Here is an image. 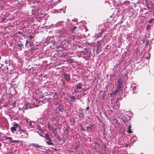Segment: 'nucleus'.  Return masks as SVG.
Returning <instances> with one entry per match:
<instances>
[{
  "label": "nucleus",
  "mask_w": 154,
  "mask_h": 154,
  "mask_svg": "<svg viewBox=\"0 0 154 154\" xmlns=\"http://www.w3.org/2000/svg\"><path fill=\"white\" fill-rule=\"evenodd\" d=\"M52 148L54 150H55V149H54V148Z\"/></svg>",
  "instance_id": "45"
},
{
  "label": "nucleus",
  "mask_w": 154,
  "mask_h": 154,
  "mask_svg": "<svg viewBox=\"0 0 154 154\" xmlns=\"http://www.w3.org/2000/svg\"><path fill=\"white\" fill-rule=\"evenodd\" d=\"M150 26H151L150 25H149V24L147 25L146 26V29L147 30L149 29H150Z\"/></svg>",
  "instance_id": "20"
},
{
  "label": "nucleus",
  "mask_w": 154,
  "mask_h": 154,
  "mask_svg": "<svg viewBox=\"0 0 154 154\" xmlns=\"http://www.w3.org/2000/svg\"><path fill=\"white\" fill-rule=\"evenodd\" d=\"M29 38L30 39L32 40V38H34V37L31 35H29Z\"/></svg>",
  "instance_id": "24"
},
{
  "label": "nucleus",
  "mask_w": 154,
  "mask_h": 154,
  "mask_svg": "<svg viewBox=\"0 0 154 154\" xmlns=\"http://www.w3.org/2000/svg\"><path fill=\"white\" fill-rule=\"evenodd\" d=\"M132 89L133 90V93H136L138 91L137 89V86H132Z\"/></svg>",
  "instance_id": "10"
},
{
  "label": "nucleus",
  "mask_w": 154,
  "mask_h": 154,
  "mask_svg": "<svg viewBox=\"0 0 154 154\" xmlns=\"http://www.w3.org/2000/svg\"><path fill=\"white\" fill-rule=\"evenodd\" d=\"M127 146V145H126V146Z\"/></svg>",
  "instance_id": "51"
},
{
  "label": "nucleus",
  "mask_w": 154,
  "mask_h": 154,
  "mask_svg": "<svg viewBox=\"0 0 154 154\" xmlns=\"http://www.w3.org/2000/svg\"><path fill=\"white\" fill-rule=\"evenodd\" d=\"M29 105L28 104H26V107L25 108V109H28V108H29V107H28V105Z\"/></svg>",
  "instance_id": "26"
},
{
  "label": "nucleus",
  "mask_w": 154,
  "mask_h": 154,
  "mask_svg": "<svg viewBox=\"0 0 154 154\" xmlns=\"http://www.w3.org/2000/svg\"><path fill=\"white\" fill-rule=\"evenodd\" d=\"M38 129L39 131H40L42 133H44V130L42 128L41 126H38Z\"/></svg>",
  "instance_id": "16"
},
{
  "label": "nucleus",
  "mask_w": 154,
  "mask_h": 154,
  "mask_svg": "<svg viewBox=\"0 0 154 154\" xmlns=\"http://www.w3.org/2000/svg\"><path fill=\"white\" fill-rule=\"evenodd\" d=\"M78 145L76 146L75 148H74L75 149H76V150H77L78 149Z\"/></svg>",
  "instance_id": "29"
},
{
  "label": "nucleus",
  "mask_w": 154,
  "mask_h": 154,
  "mask_svg": "<svg viewBox=\"0 0 154 154\" xmlns=\"http://www.w3.org/2000/svg\"><path fill=\"white\" fill-rule=\"evenodd\" d=\"M149 57H146V59H149Z\"/></svg>",
  "instance_id": "40"
},
{
  "label": "nucleus",
  "mask_w": 154,
  "mask_h": 154,
  "mask_svg": "<svg viewBox=\"0 0 154 154\" xmlns=\"http://www.w3.org/2000/svg\"><path fill=\"white\" fill-rule=\"evenodd\" d=\"M103 147H104V149L105 150L106 149V145L105 144H104L103 145Z\"/></svg>",
  "instance_id": "31"
},
{
  "label": "nucleus",
  "mask_w": 154,
  "mask_h": 154,
  "mask_svg": "<svg viewBox=\"0 0 154 154\" xmlns=\"http://www.w3.org/2000/svg\"><path fill=\"white\" fill-rule=\"evenodd\" d=\"M69 97L71 99V101H75L74 100L76 99V98L74 96H69Z\"/></svg>",
  "instance_id": "17"
},
{
  "label": "nucleus",
  "mask_w": 154,
  "mask_h": 154,
  "mask_svg": "<svg viewBox=\"0 0 154 154\" xmlns=\"http://www.w3.org/2000/svg\"><path fill=\"white\" fill-rule=\"evenodd\" d=\"M131 125H130L128 128V133H131L133 132L131 130Z\"/></svg>",
  "instance_id": "12"
},
{
  "label": "nucleus",
  "mask_w": 154,
  "mask_h": 154,
  "mask_svg": "<svg viewBox=\"0 0 154 154\" xmlns=\"http://www.w3.org/2000/svg\"><path fill=\"white\" fill-rule=\"evenodd\" d=\"M2 65H2L1 66H0V69H1V67Z\"/></svg>",
  "instance_id": "43"
},
{
  "label": "nucleus",
  "mask_w": 154,
  "mask_h": 154,
  "mask_svg": "<svg viewBox=\"0 0 154 154\" xmlns=\"http://www.w3.org/2000/svg\"><path fill=\"white\" fill-rule=\"evenodd\" d=\"M17 46L20 47H22L23 45L22 44H19L17 45Z\"/></svg>",
  "instance_id": "21"
},
{
  "label": "nucleus",
  "mask_w": 154,
  "mask_h": 154,
  "mask_svg": "<svg viewBox=\"0 0 154 154\" xmlns=\"http://www.w3.org/2000/svg\"><path fill=\"white\" fill-rule=\"evenodd\" d=\"M5 15H7V14H5V15H4V16H5Z\"/></svg>",
  "instance_id": "49"
},
{
  "label": "nucleus",
  "mask_w": 154,
  "mask_h": 154,
  "mask_svg": "<svg viewBox=\"0 0 154 154\" xmlns=\"http://www.w3.org/2000/svg\"><path fill=\"white\" fill-rule=\"evenodd\" d=\"M20 126L19 124L16 123H15L14 126L11 127V132L12 133H14V131H16L17 130V129L18 128V129H19V127Z\"/></svg>",
  "instance_id": "3"
},
{
  "label": "nucleus",
  "mask_w": 154,
  "mask_h": 154,
  "mask_svg": "<svg viewBox=\"0 0 154 154\" xmlns=\"http://www.w3.org/2000/svg\"><path fill=\"white\" fill-rule=\"evenodd\" d=\"M5 15H7V14H5V15H4V16H5Z\"/></svg>",
  "instance_id": "48"
},
{
  "label": "nucleus",
  "mask_w": 154,
  "mask_h": 154,
  "mask_svg": "<svg viewBox=\"0 0 154 154\" xmlns=\"http://www.w3.org/2000/svg\"><path fill=\"white\" fill-rule=\"evenodd\" d=\"M76 86V87L77 89H80L82 88V85L81 83H79Z\"/></svg>",
  "instance_id": "11"
},
{
  "label": "nucleus",
  "mask_w": 154,
  "mask_h": 154,
  "mask_svg": "<svg viewBox=\"0 0 154 154\" xmlns=\"http://www.w3.org/2000/svg\"><path fill=\"white\" fill-rule=\"evenodd\" d=\"M87 130H88V127H87Z\"/></svg>",
  "instance_id": "44"
},
{
  "label": "nucleus",
  "mask_w": 154,
  "mask_h": 154,
  "mask_svg": "<svg viewBox=\"0 0 154 154\" xmlns=\"http://www.w3.org/2000/svg\"><path fill=\"white\" fill-rule=\"evenodd\" d=\"M46 143L48 145H54V143L52 142V140L51 141H46Z\"/></svg>",
  "instance_id": "15"
},
{
  "label": "nucleus",
  "mask_w": 154,
  "mask_h": 154,
  "mask_svg": "<svg viewBox=\"0 0 154 154\" xmlns=\"http://www.w3.org/2000/svg\"><path fill=\"white\" fill-rule=\"evenodd\" d=\"M41 136L42 137H45L47 140H48V141H51L52 140L51 139V138L49 137V135L47 134H46L45 136L43 135H41Z\"/></svg>",
  "instance_id": "7"
},
{
  "label": "nucleus",
  "mask_w": 154,
  "mask_h": 154,
  "mask_svg": "<svg viewBox=\"0 0 154 154\" xmlns=\"http://www.w3.org/2000/svg\"><path fill=\"white\" fill-rule=\"evenodd\" d=\"M4 137L5 138V140H6L10 139V140H9V141H10L11 143H16V142H18V141L16 140H13L12 139V138L11 137Z\"/></svg>",
  "instance_id": "5"
},
{
  "label": "nucleus",
  "mask_w": 154,
  "mask_h": 154,
  "mask_svg": "<svg viewBox=\"0 0 154 154\" xmlns=\"http://www.w3.org/2000/svg\"><path fill=\"white\" fill-rule=\"evenodd\" d=\"M7 154H12V153L11 152H8Z\"/></svg>",
  "instance_id": "39"
},
{
  "label": "nucleus",
  "mask_w": 154,
  "mask_h": 154,
  "mask_svg": "<svg viewBox=\"0 0 154 154\" xmlns=\"http://www.w3.org/2000/svg\"><path fill=\"white\" fill-rule=\"evenodd\" d=\"M74 91L75 92V93H77L78 92V91H77L76 90H74Z\"/></svg>",
  "instance_id": "34"
},
{
  "label": "nucleus",
  "mask_w": 154,
  "mask_h": 154,
  "mask_svg": "<svg viewBox=\"0 0 154 154\" xmlns=\"http://www.w3.org/2000/svg\"><path fill=\"white\" fill-rule=\"evenodd\" d=\"M17 33L18 34H19L21 35H22V34H23V33L22 32H21V31H18L17 32Z\"/></svg>",
  "instance_id": "25"
},
{
  "label": "nucleus",
  "mask_w": 154,
  "mask_h": 154,
  "mask_svg": "<svg viewBox=\"0 0 154 154\" xmlns=\"http://www.w3.org/2000/svg\"><path fill=\"white\" fill-rule=\"evenodd\" d=\"M64 78L65 80L67 82L69 81L70 79V75L69 74H63Z\"/></svg>",
  "instance_id": "4"
},
{
  "label": "nucleus",
  "mask_w": 154,
  "mask_h": 154,
  "mask_svg": "<svg viewBox=\"0 0 154 154\" xmlns=\"http://www.w3.org/2000/svg\"><path fill=\"white\" fill-rule=\"evenodd\" d=\"M148 9H149V7L148 6Z\"/></svg>",
  "instance_id": "46"
},
{
  "label": "nucleus",
  "mask_w": 154,
  "mask_h": 154,
  "mask_svg": "<svg viewBox=\"0 0 154 154\" xmlns=\"http://www.w3.org/2000/svg\"><path fill=\"white\" fill-rule=\"evenodd\" d=\"M18 131L20 132L19 134L20 136L21 137H24L27 132L26 130L22 129L20 126L19 127Z\"/></svg>",
  "instance_id": "2"
},
{
  "label": "nucleus",
  "mask_w": 154,
  "mask_h": 154,
  "mask_svg": "<svg viewBox=\"0 0 154 154\" xmlns=\"http://www.w3.org/2000/svg\"><path fill=\"white\" fill-rule=\"evenodd\" d=\"M6 68L7 70H8V67H6Z\"/></svg>",
  "instance_id": "38"
},
{
  "label": "nucleus",
  "mask_w": 154,
  "mask_h": 154,
  "mask_svg": "<svg viewBox=\"0 0 154 154\" xmlns=\"http://www.w3.org/2000/svg\"><path fill=\"white\" fill-rule=\"evenodd\" d=\"M154 20V19L153 18H151L149 20V23H151Z\"/></svg>",
  "instance_id": "19"
},
{
  "label": "nucleus",
  "mask_w": 154,
  "mask_h": 154,
  "mask_svg": "<svg viewBox=\"0 0 154 154\" xmlns=\"http://www.w3.org/2000/svg\"><path fill=\"white\" fill-rule=\"evenodd\" d=\"M127 75H125V76H127Z\"/></svg>",
  "instance_id": "47"
},
{
  "label": "nucleus",
  "mask_w": 154,
  "mask_h": 154,
  "mask_svg": "<svg viewBox=\"0 0 154 154\" xmlns=\"http://www.w3.org/2000/svg\"><path fill=\"white\" fill-rule=\"evenodd\" d=\"M5 15H7V14H5V15H4V16H5Z\"/></svg>",
  "instance_id": "50"
},
{
  "label": "nucleus",
  "mask_w": 154,
  "mask_h": 154,
  "mask_svg": "<svg viewBox=\"0 0 154 154\" xmlns=\"http://www.w3.org/2000/svg\"><path fill=\"white\" fill-rule=\"evenodd\" d=\"M75 34H74V35H72V37H71V39L72 40H74V39H75Z\"/></svg>",
  "instance_id": "23"
},
{
  "label": "nucleus",
  "mask_w": 154,
  "mask_h": 154,
  "mask_svg": "<svg viewBox=\"0 0 154 154\" xmlns=\"http://www.w3.org/2000/svg\"><path fill=\"white\" fill-rule=\"evenodd\" d=\"M74 91L75 92V93H77L78 92V91H77L76 90H74Z\"/></svg>",
  "instance_id": "33"
},
{
  "label": "nucleus",
  "mask_w": 154,
  "mask_h": 154,
  "mask_svg": "<svg viewBox=\"0 0 154 154\" xmlns=\"http://www.w3.org/2000/svg\"><path fill=\"white\" fill-rule=\"evenodd\" d=\"M81 130L83 131H85V129H84L82 127V125H81Z\"/></svg>",
  "instance_id": "28"
},
{
  "label": "nucleus",
  "mask_w": 154,
  "mask_h": 154,
  "mask_svg": "<svg viewBox=\"0 0 154 154\" xmlns=\"http://www.w3.org/2000/svg\"><path fill=\"white\" fill-rule=\"evenodd\" d=\"M123 86L122 85V81L121 78H119L118 80L116 89L120 91L123 88Z\"/></svg>",
  "instance_id": "1"
},
{
  "label": "nucleus",
  "mask_w": 154,
  "mask_h": 154,
  "mask_svg": "<svg viewBox=\"0 0 154 154\" xmlns=\"http://www.w3.org/2000/svg\"><path fill=\"white\" fill-rule=\"evenodd\" d=\"M2 146V144L1 143H0V147Z\"/></svg>",
  "instance_id": "42"
},
{
  "label": "nucleus",
  "mask_w": 154,
  "mask_h": 154,
  "mask_svg": "<svg viewBox=\"0 0 154 154\" xmlns=\"http://www.w3.org/2000/svg\"><path fill=\"white\" fill-rule=\"evenodd\" d=\"M77 27L76 26H74L71 29V32L72 33H74V30H75L77 29Z\"/></svg>",
  "instance_id": "14"
},
{
  "label": "nucleus",
  "mask_w": 154,
  "mask_h": 154,
  "mask_svg": "<svg viewBox=\"0 0 154 154\" xmlns=\"http://www.w3.org/2000/svg\"><path fill=\"white\" fill-rule=\"evenodd\" d=\"M104 32V30L103 29H102L100 32H99V34L98 35H97V38H99V37H101L102 34Z\"/></svg>",
  "instance_id": "13"
},
{
  "label": "nucleus",
  "mask_w": 154,
  "mask_h": 154,
  "mask_svg": "<svg viewBox=\"0 0 154 154\" xmlns=\"http://www.w3.org/2000/svg\"><path fill=\"white\" fill-rule=\"evenodd\" d=\"M26 134L27 135H28V133H27V132H26Z\"/></svg>",
  "instance_id": "41"
},
{
  "label": "nucleus",
  "mask_w": 154,
  "mask_h": 154,
  "mask_svg": "<svg viewBox=\"0 0 154 154\" xmlns=\"http://www.w3.org/2000/svg\"><path fill=\"white\" fill-rule=\"evenodd\" d=\"M29 145L30 146H34L36 148H39V147H42V146L39 145L37 143H32L30 144H29Z\"/></svg>",
  "instance_id": "8"
},
{
  "label": "nucleus",
  "mask_w": 154,
  "mask_h": 154,
  "mask_svg": "<svg viewBox=\"0 0 154 154\" xmlns=\"http://www.w3.org/2000/svg\"><path fill=\"white\" fill-rule=\"evenodd\" d=\"M6 18H5V17H2L1 18V20H2V22H4V20H5Z\"/></svg>",
  "instance_id": "22"
},
{
  "label": "nucleus",
  "mask_w": 154,
  "mask_h": 154,
  "mask_svg": "<svg viewBox=\"0 0 154 154\" xmlns=\"http://www.w3.org/2000/svg\"><path fill=\"white\" fill-rule=\"evenodd\" d=\"M29 126H31L32 125L31 122H29Z\"/></svg>",
  "instance_id": "32"
},
{
  "label": "nucleus",
  "mask_w": 154,
  "mask_h": 154,
  "mask_svg": "<svg viewBox=\"0 0 154 154\" xmlns=\"http://www.w3.org/2000/svg\"><path fill=\"white\" fill-rule=\"evenodd\" d=\"M89 106H88L86 108V109L87 110H88L89 109Z\"/></svg>",
  "instance_id": "35"
},
{
  "label": "nucleus",
  "mask_w": 154,
  "mask_h": 154,
  "mask_svg": "<svg viewBox=\"0 0 154 154\" xmlns=\"http://www.w3.org/2000/svg\"><path fill=\"white\" fill-rule=\"evenodd\" d=\"M64 131V132H66L67 134H68L69 132V129L68 128H66L65 129Z\"/></svg>",
  "instance_id": "18"
},
{
  "label": "nucleus",
  "mask_w": 154,
  "mask_h": 154,
  "mask_svg": "<svg viewBox=\"0 0 154 154\" xmlns=\"http://www.w3.org/2000/svg\"><path fill=\"white\" fill-rule=\"evenodd\" d=\"M57 110H58L60 112H63V106L60 105L57 108Z\"/></svg>",
  "instance_id": "9"
},
{
  "label": "nucleus",
  "mask_w": 154,
  "mask_h": 154,
  "mask_svg": "<svg viewBox=\"0 0 154 154\" xmlns=\"http://www.w3.org/2000/svg\"><path fill=\"white\" fill-rule=\"evenodd\" d=\"M128 2L129 3H130V2L128 1H125L124 2V3L125 4H127V3Z\"/></svg>",
  "instance_id": "30"
},
{
  "label": "nucleus",
  "mask_w": 154,
  "mask_h": 154,
  "mask_svg": "<svg viewBox=\"0 0 154 154\" xmlns=\"http://www.w3.org/2000/svg\"><path fill=\"white\" fill-rule=\"evenodd\" d=\"M53 133L54 134H56V133L54 131L53 132Z\"/></svg>",
  "instance_id": "37"
},
{
  "label": "nucleus",
  "mask_w": 154,
  "mask_h": 154,
  "mask_svg": "<svg viewBox=\"0 0 154 154\" xmlns=\"http://www.w3.org/2000/svg\"><path fill=\"white\" fill-rule=\"evenodd\" d=\"M29 43V42L27 40H26V42L25 45L27 46Z\"/></svg>",
  "instance_id": "27"
},
{
  "label": "nucleus",
  "mask_w": 154,
  "mask_h": 154,
  "mask_svg": "<svg viewBox=\"0 0 154 154\" xmlns=\"http://www.w3.org/2000/svg\"><path fill=\"white\" fill-rule=\"evenodd\" d=\"M119 91L117 90V89L115 91H112V93L110 94V96L111 97H112L116 96V94L118 93Z\"/></svg>",
  "instance_id": "6"
},
{
  "label": "nucleus",
  "mask_w": 154,
  "mask_h": 154,
  "mask_svg": "<svg viewBox=\"0 0 154 154\" xmlns=\"http://www.w3.org/2000/svg\"><path fill=\"white\" fill-rule=\"evenodd\" d=\"M149 44V42H146V44L147 45H148Z\"/></svg>",
  "instance_id": "36"
}]
</instances>
